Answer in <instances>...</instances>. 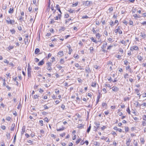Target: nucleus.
Masks as SVG:
<instances>
[{
    "mask_svg": "<svg viewBox=\"0 0 146 146\" xmlns=\"http://www.w3.org/2000/svg\"><path fill=\"white\" fill-rule=\"evenodd\" d=\"M46 64L47 65V69L50 71L52 69L51 66L52 65V63L48 62L46 63Z\"/></svg>",
    "mask_w": 146,
    "mask_h": 146,
    "instance_id": "f257e3e1",
    "label": "nucleus"
},
{
    "mask_svg": "<svg viewBox=\"0 0 146 146\" xmlns=\"http://www.w3.org/2000/svg\"><path fill=\"white\" fill-rule=\"evenodd\" d=\"M121 28V27L120 26H118L117 29L115 30V33H117L118 32L119 34H121L122 33V32L120 29Z\"/></svg>",
    "mask_w": 146,
    "mask_h": 146,
    "instance_id": "f03ea898",
    "label": "nucleus"
},
{
    "mask_svg": "<svg viewBox=\"0 0 146 146\" xmlns=\"http://www.w3.org/2000/svg\"><path fill=\"white\" fill-rule=\"evenodd\" d=\"M107 65L109 67L110 71H111L112 70V66H113L112 62L111 61H109Z\"/></svg>",
    "mask_w": 146,
    "mask_h": 146,
    "instance_id": "7ed1b4c3",
    "label": "nucleus"
},
{
    "mask_svg": "<svg viewBox=\"0 0 146 146\" xmlns=\"http://www.w3.org/2000/svg\"><path fill=\"white\" fill-rule=\"evenodd\" d=\"M6 22L8 24H10L11 25H13V23H14L15 22V21L13 20H6Z\"/></svg>",
    "mask_w": 146,
    "mask_h": 146,
    "instance_id": "20e7f679",
    "label": "nucleus"
},
{
    "mask_svg": "<svg viewBox=\"0 0 146 146\" xmlns=\"http://www.w3.org/2000/svg\"><path fill=\"white\" fill-rule=\"evenodd\" d=\"M75 66L77 67L78 68V69H80V70H82L83 69L82 68V67L81 66H79V64L77 63H76L75 64Z\"/></svg>",
    "mask_w": 146,
    "mask_h": 146,
    "instance_id": "39448f33",
    "label": "nucleus"
},
{
    "mask_svg": "<svg viewBox=\"0 0 146 146\" xmlns=\"http://www.w3.org/2000/svg\"><path fill=\"white\" fill-rule=\"evenodd\" d=\"M111 88L113 91L114 92H117L119 90V88L116 86H113Z\"/></svg>",
    "mask_w": 146,
    "mask_h": 146,
    "instance_id": "423d86ee",
    "label": "nucleus"
},
{
    "mask_svg": "<svg viewBox=\"0 0 146 146\" xmlns=\"http://www.w3.org/2000/svg\"><path fill=\"white\" fill-rule=\"evenodd\" d=\"M85 70L86 72L88 73L91 72V70L90 69L89 65L86 67L85 68Z\"/></svg>",
    "mask_w": 146,
    "mask_h": 146,
    "instance_id": "0eeeda50",
    "label": "nucleus"
},
{
    "mask_svg": "<svg viewBox=\"0 0 146 146\" xmlns=\"http://www.w3.org/2000/svg\"><path fill=\"white\" fill-rule=\"evenodd\" d=\"M131 140L130 139H127L126 140V144L127 146H129L131 142Z\"/></svg>",
    "mask_w": 146,
    "mask_h": 146,
    "instance_id": "6e6552de",
    "label": "nucleus"
},
{
    "mask_svg": "<svg viewBox=\"0 0 146 146\" xmlns=\"http://www.w3.org/2000/svg\"><path fill=\"white\" fill-rule=\"evenodd\" d=\"M139 49L138 47L136 46H133L131 48L130 50H137Z\"/></svg>",
    "mask_w": 146,
    "mask_h": 146,
    "instance_id": "1a4fd4ad",
    "label": "nucleus"
},
{
    "mask_svg": "<svg viewBox=\"0 0 146 146\" xmlns=\"http://www.w3.org/2000/svg\"><path fill=\"white\" fill-rule=\"evenodd\" d=\"M54 5L52 4L51 5V10L53 11V13H54L56 12V10L54 9Z\"/></svg>",
    "mask_w": 146,
    "mask_h": 146,
    "instance_id": "9d476101",
    "label": "nucleus"
},
{
    "mask_svg": "<svg viewBox=\"0 0 146 146\" xmlns=\"http://www.w3.org/2000/svg\"><path fill=\"white\" fill-rule=\"evenodd\" d=\"M15 123H13L12 124L11 126V128H10V130L11 131H13L15 129Z\"/></svg>",
    "mask_w": 146,
    "mask_h": 146,
    "instance_id": "9b49d317",
    "label": "nucleus"
},
{
    "mask_svg": "<svg viewBox=\"0 0 146 146\" xmlns=\"http://www.w3.org/2000/svg\"><path fill=\"white\" fill-rule=\"evenodd\" d=\"M55 7L56 9L60 13H62L60 9V7L59 6V5L58 4L56 5V6H55Z\"/></svg>",
    "mask_w": 146,
    "mask_h": 146,
    "instance_id": "f8f14e48",
    "label": "nucleus"
},
{
    "mask_svg": "<svg viewBox=\"0 0 146 146\" xmlns=\"http://www.w3.org/2000/svg\"><path fill=\"white\" fill-rule=\"evenodd\" d=\"M90 39L92 40V41L94 42L95 43H97L98 42L97 41L96 39H94L93 37H91L90 38Z\"/></svg>",
    "mask_w": 146,
    "mask_h": 146,
    "instance_id": "ddd939ff",
    "label": "nucleus"
},
{
    "mask_svg": "<svg viewBox=\"0 0 146 146\" xmlns=\"http://www.w3.org/2000/svg\"><path fill=\"white\" fill-rule=\"evenodd\" d=\"M44 64V60L43 59L41 61H40L38 63V66H41V65H42Z\"/></svg>",
    "mask_w": 146,
    "mask_h": 146,
    "instance_id": "4468645a",
    "label": "nucleus"
},
{
    "mask_svg": "<svg viewBox=\"0 0 146 146\" xmlns=\"http://www.w3.org/2000/svg\"><path fill=\"white\" fill-rule=\"evenodd\" d=\"M13 11L14 10L13 8H10L8 12L9 13H13Z\"/></svg>",
    "mask_w": 146,
    "mask_h": 146,
    "instance_id": "2eb2a0df",
    "label": "nucleus"
},
{
    "mask_svg": "<svg viewBox=\"0 0 146 146\" xmlns=\"http://www.w3.org/2000/svg\"><path fill=\"white\" fill-rule=\"evenodd\" d=\"M40 50L39 48H36L35 49V54H38Z\"/></svg>",
    "mask_w": 146,
    "mask_h": 146,
    "instance_id": "dca6fc26",
    "label": "nucleus"
},
{
    "mask_svg": "<svg viewBox=\"0 0 146 146\" xmlns=\"http://www.w3.org/2000/svg\"><path fill=\"white\" fill-rule=\"evenodd\" d=\"M107 44V43L106 42H105L103 44L102 48H106Z\"/></svg>",
    "mask_w": 146,
    "mask_h": 146,
    "instance_id": "f3484780",
    "label": "nucleus"
},
{
    "mask_svg": "<svg viewBox=\"0 0 146 146\" xmlns=\"http://www.w3.org/2000/svg\"><path fill=\"white\" fill-rule=\"evenodd\" d=\"M137 58L140 61H141L143 59L142 57L140 55H138L137 56Z\"/></svg>",
    "mask_w": 146,
    "mask_h": 146,
    "instance_id": "a211bd4d",
    "label": "nucleus"
},
{
    "mask_svg": "<svg viewBox=\"0 0 146 146\" xmlns=\"http://www.w3.org/2000/svg\"><path fill=\"white\" fill-rule=\"evenodd\" d=\"M58 55H60V56H62L63 55L64 53L62 51H59L58 52Z\"/></svg>",
    "mask_w": 146,
    "mask_h": 146,
    "instance_id": "6ab92c4d",
    "label": "nucleus"
},
{
    "mask_svg": "<svg viewBox=\"0 0 146 146\" xmlns=\"http://www.w3.org/2000/svg\"><path fill=\"white\" fill-rule=\"evenodd\" d=\"M90 4V1H86L85 2V4L86 6H89Z\"/></svg>",
    "mask_w": 146,
    "mask_h": 146,
    "instance_id": "aec40b11",
    "label": "nucleus"
},
{
    "mask_svg": "<svg viewBox=\"0 0 146 146\" xmlns=\"http://www.w3.org/2000/svg\"><path fill=\"white\" fill-rule=\"evenodd\" d=\"M146 34L145 33H143L142 32L140 34V36L143 38H145L146 37Z\"/></svg>",
    "mask_w": 146,
    "mask_h": 146,
    "instance_id": "412c9836",
    "label": "nucleus"
},
{
    "mask_svg": "<svg viewBox=\"0 0 146 146\" xmlns=\"http://www.w3.org/2000/svg\"><path fill=\"white\" fill-rule=\"evenodd\" d=\"M107 106V104L105 102H103L102 104V106L103 108H106Z\"/></svg>",
    "mask_w": 146,
    "mask_h": 146,
    "instance_id": "4be33fe9",
    "label": "nucleus"
},
{
    "mask_svg": "<svg viewBox=\"0 0 146 146\" xmlns=\"http://www.w3.org/2000/svg\"><path fill=\"white\" fill-rule=\"evenodd\" d=\"M90 53H92L94 51V48L92 47H90Z\"/></svg>",
    "mask_w": 146,
    "mask_h": 146,
    "instance_id": "5701e85b",
    "label": "nucleus"
},
{
    "mask_svg": "<svg viewBox=\"0 0 146 146\" xmlns=\"http://www.w3.org/2000/svg\"><path fill=\"white\" fill-rule=\"evenodd\" d=\"M96 82H92V84H91V86H92L93 87H95L96 86Z\"/></svg>",
    "mask_w": 146,
    "mask_h": 146,
    "instance_id": "b1692460",
    "label": "nucleus"
},
{
    "mask_svg": "<svg viewBox=\"0 0 146 146\" xmlns=\"http://www.w3.org/2000/svg\"><path fill=\"white\" fill-rule=\"evenodd\" d=\"M33 3L36 6H37L38 5V3H36V0H33Z\"/></svg>",
    "mask_w": 146,
    "mask_h": 146,
    "instance_id": "393cba45",
    "label": "nucleus"
},
{
    "mask_svg": "<svg viewBox=\"0 0 146 146\" xmlns=\"http://www.w3.org/2000/svg\"><path fill=\"white\" fill-rule=\"evenodd\" d=\"M91 128V124H90L87 130V132H88V133H89V132L90 131Z\"/></svg>",
    "mask_w": 146,
    "mask_h": 146,
    "instance_id": "a878e982",
    "label": "nucleus"
},
{
    "mask_svg": "<svg viewBox=\"0 0 146 146\" xmlns=\"http://www.w3.org/2000/svg\"><path fill=\"white\" fill-rule=\"evenodd\" d=\"M10 134L9 133H7L6 134V136L7 137V139L8 140H9L10 139Z\"/></svg>",
    "mask_w": 146,
    "mask_h": 146,
    "instance_id": "bb28decb",
    "label": "nucleus"
},
{
    "mask_svg": "<svg viewBox=\"0 0 146 146\" xmlns=\"http://www.w3.org/2000/svg\"><path fill=\"white\" fill-rule=\"evenodd\" d=\"M64 128L63 127L62 128H60L58 129L57 128L56 130L58 131H61L64 130Z\"/></svg>",
    "mask_w": 146,
    "mask_h": 146,
    "instance_id": "cd10ccee",
    "label": "nucleus"
},
{
    "mask_svg": "<svg viewBox=\"0 0 146 146\" xmlns=\"http://www.w3.org/2000/svg\"><path fill=\"white\" fill-rule=\"evenodd\" d=\"M56 66L59 70H61L62 68V66L58 64H57Z\"/></svg>",
    "mask_w": 146,
    "mask_h": 146,
    "instance_id": "c85d7f7f",
    "label": "nucleus"
},
{
    "mask_svg": "<svg viewBox=\"0 0 146 146\" xmlns=\"http://www.w3.org/2000/svg\"><path fill=\"white\" fill-rule=\"evenodd\" d=\"M28 76L29 77H31V71H28Z\"/></svg>",
    "mask_w": 146,
    "mask_h": 146,
    "instance_id": "c756f323",
    "label": "nucleus"
},
{
    "mask_svg": "<svg viewBox=\"0 0 146 146\" xmlns=\"http://www.w3.org/2000/svg\"><path fill=\"white\" fill-rule=\"evenodd\" d=\"M135 91L136 92L137 94L138 95H139L140 94V93H139V90H138V89H135Z\"/></svg>",
    "mask_w": 146,
    "mask_h": 146,
    "instance_id": "7c9ffc66",
    "label": "nucleus"
},
{
    "mask_svg": "<svg viewBox=\"0 0 146 146\" xmlns=\"http://www.w3.org/2000/svg\"><path fill=\"white\" fill-rule=\"evenodd\" d=\"M121 43L124 44L125 46H126L127 45L126 44V42L125 41H124L123 40H121Z\"/></svg>",
    "mask_w": 146,
    "mask_h": 146,
    "instance_id": "2f4dec72",
    "label": "nucleus"
},
{
    "mask_svg": "<svg viewBox=\"0 0 146 146\" xmlns=\"http://www.w3.org/2000/svg\"><path fill=\"white\" fill-rule=\"evenodd\" d=\"M96 34V37L97 38H99L100 37V33H97Z\"/></svg>",
    "mask_w": 146,
    "mask_h": 146,
    "instance_id": "473e14b6",
    "label": "nucleus"
},
{
    "mask_svg": "<svg viewBox=\"0 0 146 146\" xmlns=\"http://www.w3.org/2000/svg\"><path fill=\"white\" fill-rule=\"evenodd\" d=\"M10 31L12 33V34H14L15 33V30L14 29H10Z\"/></svg>",
    "mask_w": 146,
    "mask_h": 146,
    "instance_id": "72a5a7b5",
    "label": "nucleus"
},
{
    "mask_svg": "<svg viewBox=\"0 0 146 146\" xmlns=\"http://www.w3.org/2000/svg\"><path fill=\"white\" fill-rule=\"evenodd\" d=\"M124 64L127 65V64L128 63L129 64L130 63L129 62H128V61L127 60H125L124 61Z\"/></svg>",
    "mask_w": 146,
    "mask_h": 146,
    "instance_id": "f704fd0d",
    "label": "nucleus"
},
{
    "mask_svg": "<svg viewBox=\"0 0 146 146\" xmlns=\"http://www.w3.org/2000/svg\"><path fill=\"white\" fill-rule=\"evenodd\" d=\"M78 4V2H76V3H73L72 4V6L73 7H75L77 6Z\"/></svg>",
    "mask_w": 146,
    "mask_h": 146,
    "instance_id": "c9c22d12",
    "label": "nucleus"
},
{
    "mask_svg": "<svg viewBox=\"0 0 146 146\" xmlns=\"http://www.w3.org/2000/svg\"><path fill=\"white\" fill-rule=\"evenodd\" d=\"M68 11L70 13H73L74 11V10H72L71 9H68Z\"/></svg>",
    "mask_w": 146,
    "mask_h": 146,
    "instance_id": "e433bc0d",
    "label": "nucleus"
},
{
    "mask_svg": "<svg viewBox=\"0 0 146 146\" xmlns=\"http://www.w3.org/2000/svg\"><path fill=\"white\" fill-rule=\"evenodd\" d=\"M39 123H40V125L41 126H42L43 125V121L42 120H40L39 121Z\"/></svg>",
    "mask_w": 146,
    "mask_h": 146,
    "instance_id": "4c0bfd02",
    "label": "nucleus"
},
{
    "mask_svg": "<svg viewBox=\"0 0 146 146\" xmlns=\"http://www.w3.org/2000/svg\"><path fill=\"white\" fill-rule=\"evenodd\" d=\"M55 92L57 94H58L59 93V91L58 90L56 89L55 90Z\"/></svg>",
    "mask_w": 146,
    "mask_h": 146,
    "instance_id": "58836bf2",
    "label": "nucleus"
},
{
    "mask_svg": "<svg viewBox=\"0 0 146 146\" xmlns=\"http://www.w3.org/2000/svg\"><path fill=\"white\" fill-rule=\"evenodd\" d=\"M129 75L127 73L126 74H125L124 75V78H125V79H126V78H128V76Z\"/></svg>",
    "mask_w": 146,
    "mask_h": 146,
    "instance_id": "ea45409f",
    "label": "nucleus"
},
{
    "mask_svg": "<svg viewBox=\"0 0 146 146\" xmlns=\"http://www.w3.org/2000/svg\"><path fill=\"white\" fill-rule=\"evenodd\" d=\"M107 79L108 81H110V82H111L112 81V80L111 79V77H108L107 78Z\"/></svg>",
    "mask_w": 146,
    "mask_h": 146,
    "instance_id": "a19ab883",
    "label": "nucleus"
},
{
    "mask_svg": "<svg viewBox=\"0 0 146 146\" xmlns=\"http://www.w3.org/2000/svg\"><path fill=\"white\" fill-rule=\"evenodd\" d=\"M126 111L129 114H130V112L129 106L128 107V108L127 109Z\"/></svg>",
    "mask_w": 146,
    "mask_h": 146,
    "instance_id": "79ce46f5",
    "label": "nucleus"
},
{
    "mask_svg": "<svg viewBox=\"0 0 146 146\" xmlns=\"http://www.w3.org/2000/svg\"><path fill=\"white\" fill-rule=\"evenodd\" d=\"M64 61L63 59L61 58L60 60V62L62 64H63L64 62Z\"/></svg>",
    "mask_w": 146,
    "mask_h": 146,
    "instance_id": "37998d69",
    "label": "nucleus"
},
{
    "mask_svg": "<svg viewBox=\"0 0 146 146\" xmlns=\"http://www.w3.org/2000/svg\"><path fill=\"white\" fill-rule=\"evenodd\" d=\"M114 22L113 21H111L110 22V25H111V26L112 27V26H113L114 25Z\"/></svg>",
    "mask_w": 146,
    "mask_h": 146,
    "instance_id": "c03bdc74",
    "label": "nucleus"
},
{
    "mask_svg": "<svg viewBox=\"0 0 146 146\" xmlns=\"http://www.w3.org/2000/svg\"><path fill=\"white\" fill-rule=\"evenodd\" d=\"M113 7H111L109 8L108 10L110 12H111L113 11Z\"/></svg>",
    "mask_w": 146,
    "mask_h": 146,
    "instance_id": "a18cd8bd",
    "label": "nucleus"
},
{
    "mask_svg": "<svg viewBox=\"0 0 146 146\" xmlns=\"http://www.w3.org/2000/svg\"><path fill=\"white\" fill-rule=\"evenodd\" d=\"M39 97V96H38L36 94L34 96V98L35 99H38Z\"/></svg>",
    "mask_w": 146,
    "mask_h": 146,
    "instance_id": "49530a36",
    "label": "nucleus"
},
{
    "mask_svg": "<svg viewBox=\"0 0 146 146\" xmlns=\"http://www.w3.org/2000/svg\"><path fill=\"white\" fill-rule=\"evenodd\" d=\"M129 130V128L128 127H125V132L128 131Z\"/></svg>",
    "mask_w": 146,
    "mask_h": 146,
    "instance_id": "de8ad7c7",
    "label": "nucleus"
},
{
    "mask_svg": "<svg viewBox=\"0 0 146 146\" xmlns=\"http://www.w3.org/2000/svg\"><path fill=\"white\" fill-rule=\"evenodd\" d=\"M61 108L63 110H64L65 108V106L63 104H62L61 106Z\"/></svg>",
    "mask_w": 146,
    "mask_h": 146,
    "instance_id": "09e8293b",
    "label": "nucleus"
},
{
    "mask_svg": "<svg viewBox=\"0 0 146 146\" xmlns=\"http://www.w3.org/2000/svg\"><path fill=\"white\" fill-rule=\"evenodd\" d=\"M81 140V139H78V140H77L76 142V144H78L80 142V141Z\"/></svg>",
    "mask_w": 146,
    "mask_h": 146,
    "instance_id": "8fccbe9b",
    "label": "nucleus"
},
{
    "mask_svg": "<svg viewBox=\"0 0 146 146\" xmlns=\"http://www.w3.org/2000/svg\"><path fill=\"white\" fill-rule=\"evenodd\" d=\"M113 47V45H110L107 48V49L108 50H110Z\"/></svg>",
    "mask_w": 146,
    "mask_h": 146,
    "instance_id": "3c124183",
    "label": "nucleus"
},
{
    "mask_svg": "<svg viewBox=\"0 0 146 146\" xmlns=\"http://www.w3.org/2000/svg\"><path fill=\"white\" fill-rule=\"evenodd\" d=\"M39 92L40 93H42L43 92L44 90L42 89L41 88H40L38 90Z\"/></svg>",
    "mask_w": 146,
    "mask_h": 146,
    "instance_id": "603ef678",
    "label": "nucleus"
},
{
    "mask_svg": "<svg viewBox=\"0 0 146 146\" xmlns=\"http://www.w3.org/2000/svg\"><path fill=\"white\" fill-rule=\"evenodd\" d=\"M108 40L110 42H112V38H109L108 39Z\"/></svg>",
    "mask_w": 146,
    "mask_h": 146,
    "instance_id": "864d4df0",
    "label": "nucleus"
},
{
    "mask_svg": "<svg viewBox=\"0 0 146 146\" xmlns=\"http://www.w3.org/2000/svg\"><path fill=\"white\" fill-rule=\"evenodd\" d=\"M32 6L31 5L28 8V10L29 11H31L32 10Z\"/></svg>",
    "mask_w": 146,
    "mask_h": 146,
    "instance_id": "5fc2aeb1",
    "label": "nucleus"
},
{
    "mask_svg": "<svg viewBox=\"0 0 146 146\" xmlns=\"http://www.w3.org/2000/svg\"><path fill=\"white\" fill-rule=\"evenodd\" d=\"M143 119L146 121V115H144L143 117Z\"/></svg>",
    "mask_w": 146,
    "mask_h": 146,
    "instance_id": "6e6d98bb",
    "label": "nucleus"
},
{
    "mask_svg": "<svg viewBox=\"0 0 146 146\" xmlns=\"http://www.w3.org/2000/svg\"><path fill=\"white\" fill-rule=\"evenodd\" d=\"M130 66L129 65V64H128V66H127L126 67V70H127L128 69H130Z\"/></svg>",
    "mask_w": 146,
    "mask_h": 146,
    "instance_id": "4d7b16f0",
    "label": "nucleus"
},
{
    "mask_svg": "<svg viewBox=\"0 0 146 146\" xmlns=\"http://www.w3.org/2000/svg\"><path fill=\"white\" fill-rule=\"evenodd\" d=\"M142 124L143 126L146 125V122L145 121H143L142 122Z\"/></svg>",
    "mask_w": 146,
    "mask_h": 146,
    "instance_id": "13d9d810",
    "label": "nucleus"
},
{
    "mask_svg": "<svg viewBox=\"0 0 146 146\" xmlns=\"http://www.w3.org/2000/svg\"><path fill=\"white\" fill-rule=\"evenodd\" d=\"M52 59V62H53L54 61H55V58L54 57H53L51 58Z\"/></svg>",
    "mask_w": 146,
    "mask_h": 146,
    "instance_id": "bf43d9fd",
    "label": "nucleus"
},
{
    "mask_svg": "<svg viewBox=\"0 0 146 146\" xmlns=\"http://www.w3.org/2000/svg\"><path fill=\"white\" fill-rule=\"evenodd\" d=\"M69 17V15L68 14H65L64 15L65 18H68Z\"/></svg>",
    "mask_w": 146,
    "mask_h": 146,
    "instance_id": "052dcab7",
    "label": "nucleus"
},
{
    "mask_svg": "<svg viewBox=\"0 0 146 146\" xmlns=\"http://www.w3.org/2000/svg\"><path fill=\"white\" fill-rule=\"evenodd\" d=\"M44 120L47 122H48L49 120L48 119L47 117L44 118Z\"/></svg>",
    "mask_w": 146,
    "mask_h": 146,
    "instance_id": "680f3d73",
    "label": "nucleus"
},
{
    "mask_svg": "<svg viewBox=\"0 0 146 146\" xmlns=\"http://www.w3.org/2000/svg\"><path fill=\"white\" fill-rule=\"evenodd\" d=\"M74 57L75 58H78V56L77 54H74Z\"/></svg>",
    "mask_w": 146,
    "mask_h": 146,
    "instance_id": "e2e57ef3",
    "label": "nucleus"
},
{
    "mask_svg": "<svg viewBox=\"0 0 146 146\" xmlns=\"http://www.w3.org/2000/svg\"><path fill=\"white\" fill-rule=\"evenodd\" d=\"M94 68H95V69H99V66H97V65H94Z\"/></svg>",
    "mask_w": 146,
    "mask_h": 146,
    "instance_id": "0e129e2a",
    "label": "nucleus"
},
{
    "mask_svg": "<svg viewBox=\"0 0 146 146\" xmlns=\"http://www.w3.org/2000/svg\"><path fill=\"white\" fill-rule=\"evenodd\" d=\"M51 56V54L50 53H49L48 54V55H47V57H46V58H48V59L50 58Z\"/></svg>",
    "mask_w": 146,
    "mask_h": 146,
    "instance_id": "69168bd1",
    "label": "nucleus"
},
{
    "mask_svg": "<svg viewBox=\"0 0 146 146\" xmlns=\"http://www.w3.org/2000/svg\"><path fill=\"white\" fill-rule=\"evenodd\" d=\"M11 119V118L10 117L8 116L6 117V119L8 121H10Z\"/></svg>",
    "mask_w": 146,
    "mask_h": 146,
    "instance_id": "338daca9",
    "label": "nucleus"
},
{
    "mask_svg": "<svg viewBox=\"0 0 146 146\" xmlns=\"http://www.w3.org/2000/svg\"><path fill=\"white\" fill-rule=\"evenodd\" d=\"M141 24L143 26L146 25V21L143 22L141 23Z\"/></svg>",
    "mask_w": 146,
    "mask_h": 146,
    "instance_id": "774afa93",
    "label": "nucleus"
}]
</instances>
